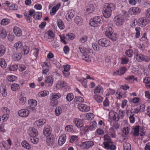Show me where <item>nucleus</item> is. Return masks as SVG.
I'll use <instances>...</instances> for the list:
<instances>
[{
    "instance_id": "f257e3e1",
    "label": "nucleus",
    "mask_w": 150,
    "mask_h": 150,
    "mask_svg": "<svg viewBox=\"0 0 150 150\" xmlns=\"http://www.w3.org/2000/svg\"><path fill=\"white\" fill-rule=\"evenodd\" d=\"M115 9V5L111 3H106L104 5L103 13L105 18H108L111 16L112 12Z\"/></svg>"
},
{
    "instance_id": "f03ea898",
    "label": "nucleus",
    "mask_w": 150,
    "mask_h": 150,
    "mask_svg": "<svg viewBox=\"0 0 150 150\" xmlns=\"http://www.w3.org/2000/svg\"><path fill=\"white\" fill-rule=\"evenodd\" d=\"M113 33V30L112 28L111 27H108L106 29L105 34L109 38L113 41H115L116 40L117 37L116 35Z\"/></svg>"
},
{
    "instance_id": "7ed1b4c3",
    "label": "nucleus",
    "mask_w": 150,
    "mask_h": 150,
    "mask_svg": "<svg viewBox=\"0 0 150 150\" xmlns=\"http://www.w3.org/2000/svg\"><path fill=\"white\" fill-rule=\"evenodd\" d=\"M101 19L102 18L99 16L94 17L91 20L90 24L92 26L97 27L100 24Z\"/></svg>"
},
{
    "instance_id": "20e7f679",
    "label": "nucleus",
    "mask_w": 150,
    "mask_h": 150,
    "mask_svg": "<svg viewBox=\"0 0 150 150\" xmlns=\"http://www.w3.org/2000/svg\"><path fill=\"white\" fill-rule=\"evenodd\" d=\"M98 44L102 47H106L109 46L110 44L109 40L105 38H103L99 40Z\"/></svg>"
},
{
    "instance_id": "39448f33",
    "label": "nucleus",
    "mask_w": 150,
    "mask_h": 150,
    "mask_svg": "<svg viewBox=\"0 0 150 150\" xmlns=\"http://www.w3.org/2000/svg\"><path fill=\"white\" fill-rule=\"evenodd\" d=\"M116 25L119 26L122 25L124 23L123 16L121 15L116 16L114 18Z\"/></svg>"
},
{
    "instance_id": "423d86ee",
    "label": "nucleus",
    "mask_w": 150,
    "mask_h": 150,
    "mask_svg": "<svg viewBox=\"0 0 150 150\" xmlns=\"http://www.w3.org/2000/svg\"><path fill=\"white\" fill-rule=\"evenodd\" d=\"M46 142L48 146H51L54 143L55 137L53 134H50V135L46 136Z\"/></svg>"
},
{
    "instance_id": "0eeeda50",
    "label": "nucleus",
    "mask_w": 150,
    "mask_h": 150,
    "mask_svg": "<svg viewBox=\"0 0 150 150\" xmlns=\"http://www.w3.org/2000/svg\"><path fill=\"white\" fill-rule=\"evenodd\" d=\"M46 122V120L44 118L36 120L34 123V126L38 128L41 127Z\"/></svg>"
},
{
    "instance_id": "6e6552de",
    "label": "nucleus",
    "mask_w": 150,
    "mask_h": 150,
    "mask_svg": "<svg viewBox=\"0 0 150 150\" xmlns=\"http://www.w3.org/2000/svg\"><path fill=\"white\" fill-rule=\"evenodd\" d=\"M28 133L31 137L37 136L38 135L37 130L33 127H30L29 128Z\"/></svg>"
},
{
    "instance_id": "1a4fd4ad",
    "label": "nucleus",
    "mask_w": 150,
    "mask_h": 150,
    "mask_svg": "<svg viewBox=\"0 0 150 150\" xmlns=\"http://www.w3.org/2000/svg\"><path fill=\"white\" fill-rule=\"evenodd\" d=\"M18 114L22 117H25L29 115V111L28 109H22L18 111Z\"/></svg>"
},
{
    "instance_id": "9d476101",
    "label": "nucleus",
    "mask_w": 150,
    "mask_h": 150,
    "mask_svg": "<svg viewBox=\"0 0 150 150\" xmlns=\"http://www.w3.org/2000/svg\"><path fill=\"white\" fill-rule=\"evenodd\" d=\"M78 108L80 111L82 112H87L90 109V107L88 106L83 104L78 105Z\"/></svg>"
},
{
    "instance_id": "9b49d317",
    "label": "nucleus",
    "mask_w": 150,
    "mask_h": 150,
    "mask_svg": "<svg viewBox=\"0 0 150 150\" xmlns=\"http://www.w3.org/2000/svg\"><path fill=\"white\" fill-rule=\"evenodd\" d=\"M52 128L50 126L48 125H47L45 127L43 130V134L45 136L50 135V134H53L51 133Z\"/></svg>"
},
{
    "instance_id": "f8f14e48",
    "label": "nucleus",
    "mask_w": 150,
    "mask_h": 150,
    "mask_svg": "<svg viewBox=\"0 0 150 150\" xmlns=\"http://www.w3.org/2000/svg\"><path fill=\"white\" fill-rule=\"evenodd\" d=\"M45 38L46 40L49 42L52 41L54 39V34L51 31H48L46 34Z\"/></svg>"
},
{
    "instance_id": "ddd939ff",
    "label": "nucleus",
    "mask_w": 150,
    "mask_h": 150,
    "mask_svg": "<svg viewBox=\"0 0 150 150\" xmlns=\"http://www.w3.org/2000/svg\"><path fill=\"white\" fill-rule=\"evenodd\" d=\"M94 144V143L92 141H86L82 143L81 145L83 147V148L85 149H87Z\"/></svg>"
},
{
    "instance_id": "4468645a",
    "label": "nucleus",
    "mask_w": 150,
    "mask_h": 150,
    "mask_svg": "<svg viewBox=\"0 0 150 150\" xmlns=\"http://www.w3.org/2000/svg\"><path fill=\"white\" fill-rule=\"evenodd\" d=\"M109 118L111 120H113L117 121L119 120L120 117L119 115L115 112H112L110 113Z\"/></svg>"
},
{
    "instance_id": "2eb2a0df",
    "label": "nucleus",
    "mask_w": 150,
    "mask_h": 150,
    "mask_svg": "<svg viewBox=\"0 0 150 150\" xmlns=\"http://www.w3.org/2000/svg\"><path fill=\"white\" fill-rule=\"evenodd\" d=\"M86 11L88 13H91L93 12L94 10L95 7L92 4H87L86 7Z\"/></svg>"
},
{
    "instance_id": "dca6fc26",
    "label": "nucleus",
    "mask_w": 150,
    "mask_h": 150,
    "mask_svg": "<svg viewBox=\"0 0 150 150\" xmlns=\"http://www.w3.org/2000/svg\"><path fill=\"white\" fill-rule=\"evenodd\" d=\"M129 12L131 15H135L139 13L140 10L138 7H133L129 9Z\"/></svg>"
},
{
    "instance_id": "f3484780",
    "label": "nucleus",
    "mask_w": 150,
    "mask_h": 150,
    "mask_svg": "<svg viewBox=\"0 0 150 150\" xmlns=\"http://www.w3.org/2000/svg\"><path fill=\"white\" fill-rule=\"evenodd\" d=\"M53 79L51 76H46L45 80V85H47L48 86H51L53 83Z\"/></svg>"
},
{
    "instance_id": "a211bd4d",
    "label": "nucleus",
    "mask_w": 150,
    "mask_h": 150,
    "mask_svg": "<svg viewBox=\"0 0 150 150\" xmlns=\"http://www.w3.org/2000/svg\"><path fill=\"white\" fill-rule=\"evenodd\" d=\"M66 135L65 134L61 135L59 137L58 140L59 144L60 146H62L65 142L66 140Z\"/></svg>"
},
{
    "instance_id": "6ab92c4d",
    "label": "nucleus",
    "mask_w": 150,
    "mask_h": 150,
    "mask_svg": "<svg viewBox=\"0 0 150 150\" xmlns=\"http://www.w3.org/2000/svg\"><path fill=\"white\" fill-rule=\"evenodd\" d=\"M104 142L103 143V144L104 146L109 144H112L113 142L111 141V139L110 136L107 134L105 135L104 137Z\"/></svg>"
},
{
    "instance_id": "aec40b11",
    "label": "nucleus",
    "mask_w": 150,
    "mask_h": 150,
    "mask_svg": "<svg viewBox=\"0 0 150 150\" xmlns=\"http://www.w3.org/2000/svg\"><path fill=\"white\" fill-rule=\"evenodd\" d=\"M127 70V68L125 67H122L119 68V69L116 72H114V73L115 75L117 74L119 75H121L123 74Z\"/></svg>"
},
{
    "instance_id": "412c9836",
    "label": "nucleus",
    "mask_w": 150,
    "mask_h": 150,
    "mask_svg": "<svg viewBox=\"0 0 150 150\" xmlns=\"http://www.w3.org/2000/svg\"><path fill=\"white\" fill-rule=\"evenodd\" d=\"M149 22V20H146L143 18H140L138 20V22L139 25H142L143 26H145L146 24H148Z\"/></svg>"
},
{
    "instance_id": "4be33fe9",
    "label": "nucleus",
    "mask_w": 150,
    "mask_h": 150,
    "mask_svg": "<svg viewBox=\"0 0 150 150\" xmlns=\"http://www.w3.org/2000/svg\"><path fill=\"white\" fill-rule=\"evenodd\" d=\"M75 13V12L73 10L69 11L66 16L67 19L68 20L71 19L74 17Z\"/></svg>"
},
{
    "instance_id": "5701e85b",
    "label": "nucleus",
    "mask_w": 150,
    "mask_h": 150,
    "mask_svg": "<svg viewBox=\"0 0 150 150\" xmlns=\"http://www.w3.org/2000/svg\"><path fill=\"white\" fill-rule=\"evenodd\" d=\"M74 123L76 127L80 128L83 126V123L82 120L81 119L78 118H75L74 120Z\"/></svg>"
},
{
    "instance_id": "b1692460",
    "label": "nucleus",
    "mask_w": 150,
    "mask_h": 150,
    "mask_svg": "<svg viewBox=\"0 0 150 150\" xmlns=\"http://www.w3.org/2000/svg\"><path fill=\"white\" fill-rule=\"evenodd\" d=\"M23 47L22 43L20 41L15 43L13 46V47L16 48V50L20 51H22Z\"/></svg>"
},
{
    "instance_id": "393cba45",
    "label": "nucleus",
    "mask_w": 150,
    "mask_h": 150,
    "mask_svg": "<svg viewBox=\"0 0 150 150\" xmlns=\"http://www.w3.org/2000/svg\"><path fill=\"white\" fill-rule=\"evenodd\" d=\"M61 96V94L59 93H54L51 94L50 99L55 100H57L60 98Z\"/></svg>"
},
{
    "instance_id": "a878e982",
    "label": "nucleus",
    "mask_w": 150,
    "mask_h": 150,
    "mask_svg": "<svg viewBox=\"0 0 150 150\" xmlns=\"http://www.w3.org/2000/svg\"><path fill=\"white\" fill-rule=\"evenodd\" d=\"M13 32L17 36H20L22 35L21 29L17 27H14L13 29Z\"/></svg>"
},
{
    "instance_id": "bb28decb",
    "label": "nucleus",
    "mask_w": 150,
    "mask_h": 150,
    "mask_svg": "<svg viewBox=\"0 0 150 150\" xmlns=\"http://www.w3.org/2000/svg\"><path fill=\"white\" fill-rule=\"evenodd\" d=\"M13 58L15 61H18L20 60L22 57V54L21 53H14L13 56Z\"/></svg>"
},
{
    "instance_id": "cd10ccee",
    "label": "nucleus",
    "mask_w": 150,
    "mask_h": 150,
    "mask_svg": "<svg viewBox=\"0 0 150 150\" xmlns=\"http://www.w3.org/2000/svg\"><path fill=\"white\" fill-rule=\"evenodd\" d=\"M7 89L5 86H3L1 88L0 92L3 97H5L7 96Z\"/></svg>"
},
{
    "instance_id": "c85d7f7f",
    "label": "nucleus",
    "mask_w": 150,
    "mask_h": 150,
    "mask_svg": "<svg viewBox=\"0 0 150 150\" xmlns=\"http://www.w3.org/2000/svg\"><path fill=\"white\" fill-rule=\"evenodd\" d=\"M60 5L59 4H57L55 6L53 7L52 9V11H50V14L51 15H54L55 14L56 11L59 9Z\"/></svg>"
},
{
    "instance_id": "c756f323",
    "label": "nucleus",
    "mask_w": 150,
    "mask_h": 150,
    "mask_svg": "<svg viewBox=\"0 0 150 150\" xmlns=\"http://www.w3.org/2000/svg\"><path fill=\"white\" fill-rule=\"evenodd\" d=\"M75 23L78 25H81L82 24L83 20L81 17L76 16L74 19Z\"/></svg>"
},
{
    "instance_id": "7c9ffc66",
    "label": "nucleus",
    "mask_w": 150,
    "mask_h": 150,
    "mask_svg": "<svg viewBox=\"0 0 150 150\" xmlns=\"http://www.w3.org/2000/svg\"><path fill=\"white\" fill-rule=\"evenodd\" d=\"M28 103L29 106L32 108L36 106L37 104L36 100L33 99H30L28 100Z\"/></svg>"
},
{
    "instance_id": "2f4dec72",
    "label": "nucleus",
    "mask_w": 150,
    "mask_h": 150,
    "mask_svg": "<svg viewBox=\"0 0 150 150\" xmlns=\"http://www.w3.org/2000/svg\"><path fill=\"white\" fill-rule=\"evenodd\" d=\"M57 25L59 28L61 30L64 28V25L62 21L60 19H58L57 21Z\"/></svg>"
},
{
    "instance_id": "473e14b6",
    "label": "nucleus",
    "mask_w": 150,
    "mask_h": 150,
    "mask_svg": "<svg viewBox=\"0 0 150 150\" xmlns=\"http://www.w3.org/2000/svg\"><path fill=\"white\" fill-rule=\"evenodd\" d=\"M6 48L4 45H0V57L3 56L6 52Z\"/></svg>"
},
{
    "instance_id": "72a5a7b5",
    "label": "nucleus",
    "mask_w": 150,
    "mask_h": 150,
    "mask_svg": "<svg viewBox=\"0 0 150 150\" xmlns=\"http://www.w3.org/2000/svg\"><path fill=\"white\" fill-rule=\"evenodd\" d=\"M24 16H25V18L26 19L28 23H30L32 22V19L31 16H29L28 15V12L26 11L24 13Z\"/></svg>"
},
{
    "instance_id": "f704fd0d",
    "label": "nucleus",
    "mask_w": 150,
    "mask_h": 150,
    "mask_svg": "<svg viewBox=\"0 0 150 150\" xmlns=\"http://www.w3.org/2000/svg\"><path fill=\"white\" fill-rule=\"evenodd\" d=\"M144 55L137 53L136 54L135 56V58L139 62H143Z\"/></svg>"
},
{
    "instance_id": "c9c22d12",
    "label": "nucleus",
    "mask_w": 150,
    "mask_h": 150,
    "mask_svg": "<svg viewBox=\"0 0 150 150\" xmlns=\"http://www.w3.org/2000/svg\"><path fill=\"white\" fill-rule=\"evenodd\" d=\"M11 88L13 91H18L20 89V87L17 84L14 83L11 85Z\"/></svg>"
},
{
    "instance_id": "e433bc0d",
    "label": "nucleus",
    "mask_w": 150,
    "mask_h": 150,
    "mask_svg": "<svg viewBox=\"0 0 150 150\" xmlns=\"http://www.w3.org/2000/svg\"><path fill=\"white\" fill-rule=\"evenodd\" d=\"M22 146L27 149L30 150L31 149V146L26 141H24L22 142Z\"/></svg>"
},
{
    "instance_id": "4c0bfd02",
    "label": "nucleus",
    "mask_w": 150,
    "mask_h": 150,
    "mask_svg": "<svg viewBox=\"0 0 150 150\" xmlns=\"http://www.w3.org/2000/svg\"><path fill=\"white\" fill-rule=\"evenodd\" d=\"M97 124L95 121H93L90 123V125L88 126L89 130H91L93 129L96 128L97 127Z\"/></svg>"
},
{
    "instance_id": "58836bf2",
    "label": "nucleus",
    "mask_w": 150,
    "mask_h": 150,
    "mask_svg": "<svg viewBox=\"0 0 150 150\" xmlns=\"http://www.w3.org/2000/svg\"><path fill=\"white\" fill-rule=\"evenodd\" d=\"M48 91L46 90L41 91L38 93V96L39 97H45L47 96L48 94Z\"/></svg>"
},
{
    "instance_id": "ea45409f",
    "label": "nucleus",
    "mask_w": 150,
    "mask_h": 150,
    "mask_svg": "<svg viewBox=\"0 0 150 150\" xmlns=\"http://www.w3.org/2000/svg\"><path fill=\"white\" fill-rule=\"evenodd\" d=\"M103 92V88L100 86H98L96 87L94 90V93H102Z\"/></svg>"
},
{
    "instance_id": "a19ab883",
    "label": "nucleus",
    "mask_w": 150,
    "mask_h": 150,
    "mask_svg": "<svg viewBox=\"0 0 150 150\" xmlns=\"http://www.w3.org/2000/svg\"><path fill=\"white\" fill-rule=\"evenodd\" d=\"M87 76L86 78H83L82 79H81L79 80L83 85H84V86L85 88L86 87L87 85L86 83L84 81V80H86V79H88L90 78V77L89 75L88 74H86Z\"/></svg>"
},
{
    "instance_id": "79ce46f5",
    "label": "nucleus",
    "mask_w": 150,
    "mask_h": 150,
    "mask_svg": "<svg viewBox=\"0 0 150 150\" xmlns=\"http://www.w3.org/2000/svg\"><path fill=\"white\" fill-rule=\"evenodd\" d=\"M82 59L86 62H89L91 61V58L89 55L85 54L82 56Z\"/></svg>"
},
{
    "instance_id": "37998d69",
    "label": "nucleus",
    "mask_w": 150,
    "mask_h": 150,
    "mask_svg": "<svg viewBox=\"0 0 150 150\" xmlns=\"http://www.w3.org/2000/svg\"><path fill=\"white\" fill-rule=\"evenodd\" d=\"M133 52V50H132L129 49L126 50L125 54L127 56L129 57H131L132 56V54Z\"/></svg>"
},
{
    "instance_id": "c03bdc74",
    "label": "nucleus",
    "mask_w": 150,
    "mask_h": 150,
    "mask_svg": "<svg viewBox=\"0 0 150 150\" xmlns=\"http://www.w3.org/2000/svg\"><path fill=\"white\" fill-rule=\"evenodd\" d=\"M104 148L107 149H110L111 150H115L116 149V146L113 144H109L104 146Z\"/></svg>"
},
{
    "instance_id": "a18cd8bd",
    "label": "nucleus",
    "mask_w": 150,
    "mask_h": 150,
    "mask_svg": "<svg viewBox=\"0 0 150 150\" xmlns=\"http://www.w3.org/2000/svg\"><path fill=\"white\" fill-rule=\"evenodd\" d=\"M10 22V20L7 18H4L1 21V24L3 25H7Z\"/></svg>"
},
{
    "instance_id": "49530a36",
    "label": "nucleus",
    "mask_w": 150,
    "mask_h": 150,
    "mask_svg": "<svg viewBox=\"0 0 150 150\" xmlns=\"http://www.w3.org/2000/svg\"><path fill=\"white\" fill-rule=\"evenodd\" d=\"M124 150H130L131 149V144L129 143L125 142L123 144Z\"/></svg>"
},
{
    "instance_id": "de8ad7c7",
    "label": "nucleus",
    "mask_w": 150,
    "mask_h": 150,
    "mask_svg": "<svg viewBox=\"0 0 150 150\" xmlns=\"http://www.w3.org/2000/svg\"><path fill=\"white\" fill-rule=\"evenodd\" d=\"M94 98L96 100L98 103H100L102 102L103 98L99 95L96 94L94 95Z\"/></svg>"
},
{
    "instance_id": "09e8293b",
    "label": "nucleus",
    "mask_w": 150,
    "mask_h": 150,
    "mask_svg": "<svg viewBox=\"0 0 150 150\" xmlns=\"http://www.w3.org/2000/svg\"><path fill=\"white\" fill-rule=\"evenodd\" d=\"M0 36L2 38L4 39L7 36V33L6 30L5 29H2L0 33Z\"/></svg>"
},
{
    "instance_id": "8fccbe9b",
    "label": "nucleus",
    "mask_w": 150,
    "mask_h": 150,
    "mask_svg": "<svg viewBox=\"0 0 150 150\" xmlns=\"http://www.w3.org/2000/svg\"><path fill=\"white\" fill-rule=\"evenodd\" d=\"M87 39L88 36L86 35H84L80 38L79 41L82 43H84L87 41Z\"/></svg>"
},
{
    "instance_id": "3c124183",
    "label": "nucleus",
    "mask_w": 150,
    "mask_h": 150,
    "mask_svg": "<svg viewBox=\"0 0 150 150\" xmlns=\"http://www.w3.org/2000/svg\"><path fill=\"white\" fill-rule=\"evenodd\" d=\"M62 112V108L60 107H58L55 110V113L56 115L57 116H59Z\"/></svg>"
},
{
    "instance_id": "603ef678",
    "label": "nucleus",
    "mask_w": 150,
    "mask_h": 150,
    "mask_svg": "<svg viewBox=\"0 0 150 150\" xmlns=\"http://www.w3.org/2000/svg\"><path fill=\"white\" fill-rule=\"evenodd\" d=\"M7 146V143L4 141L0 143V147L2 150H7L6 146Z\"/></svg>"
},
{
    "instance_id": "864d4df0",
    "label": "nucleus",
    "mask_w": 150,
    "mask_h": 150,
    "mask_svg": "<svg viewBox=\"0 0 150 150\" xmlns=\"http://www.w3.org/2000/svg\"><path fill=\"white\" fill-rule=\"evenodd\" d=\"M74 96L72 93H69L67 94L66 96L67 100L69 102L71 101L74 98Z\"/></svg>"
},
{
    "instance_id": "5fc2aeb1",
    "label": "nucleus",
    "mask_w": 150,
    "mask_h": 150,
    "mask_svg": "<svg viewBox=\"0 0 150 150\" xmlns=\"http://www.w3.org/2000/svg\"><path fill=\"white\" fill-rule=\"evenodd\" d=\"M22 50L24 54H28L29 52L30 49L28 46H24L22 48Z\"/></svg>"
},
{
    "instance_id": "6e6d98bb",
    "label": "nucleus",
    "mask_w": 150,
    "mask_h": 150,
    "mask_svg": "<svg viewBox=\"0 0 150 150\" xmlns=\"http://www.w3.org/2000/svg\"><path fill=\"white\" fill-rule=\"evenodd\" d=\"M34 18L36 19H39V18H41L42 16V13L40 12H37L34 13L33 15Z\"/></svg>"
},
{
    "instance_id": "4d7b16f0",
    "label": "nucleus",
    "mask_w": 150,
    "mask_h": 150,
    "mask_svg": "<svg viewBox=\"0 0 150 150\" xmlns=\"http://www.w3.org/2000/svg\"><path fill=\"white\" fill-rule=\"evenodd\" d=\"M0 65L1 67L3 69H4L6 67V63L4 59H0Z\"/></svg>"
},
{
    "instance_id": "13d9d810",
    "label": "nucleus",
    "mask_w": 150,
    "mask_h": 150,
    "mask_svg": "<svg viewBox=\"0 0 150 150\" xmlns=\"http://www.w3.org/2000/svg\"><path fill=\"white\" fill-rule=\"evenodd\" d=\"M30 142L36 144L39 141V139L36 137H31L30 138Z\"/></svg>"
},
{
    "instance_id": "bf43d9fd",
    "label": "nucleus",
    "mask_w": 150,
    "mask_h": 150,
    "mask_svg": "<svg viewBox=\"0 0 150 150\" xmlns=\"http://www.w3.org/2000/svg\"><path fill=\"white\" fill-rule=\"evenodd\" d=\"M80 128H81V130L83 131L85 133H87L89 131L88 126H83Z\"/></svg>"
},
{
    "instance_id": "052dcab7",
    "label": "nucleus",
    "mask_w": 150,
    "mask_h": 150,
    "mask_svg": "<svg viewBox=\"0 0 150 150\" xmlns=\"http://www.w3.org/2000/svg\"><path fill=\"white\" fill-rule=\"evenodd\" d=\"M134 130L133 135L134 136H138L139 135V129L138 126H136L134 128Z\"/></svg>"
},
{
    "instance_id": "680f3d73",
    "label": "nucleus",
    "mask_w": 150,
    "mask_h": 150,
    "mask_svg": "<svg viewBox=\"0 0 150 150\" xmlns=\"http://www.w3.org/2000/svg\"><path fill=\"white\" fill-rule=\"evenodd\" d=\"M58 84L61 88H62L66 86L67 83L63 81H61L58 82Z\"/></svg>"
},
{
    "instance_id": "e2e57ef3",
    "label": "nucleus",
    "mask_w": 150,
    "mask_h": 150,
    "mask_svg": "<svg viewBox=\"0 0 150 150\" xmlns=\"http://www.w3.org/2000/svg\"><path fill=\"white\" fill-rule=\"evenodd\" d=\"M141 28L139 27H136L135 30L136 31L135 36L136 38H138L139 37L140 35V31Z\"/></svg>"
},
{
    "instance_id": "0e129e2a",
    "label": "nucleus",
    "mask_w": 150,
    "mask_h": 150,
    "mask_svg": "<svg viewBox=\"0 0 150 150\" xmlns=\"http://www.w3.org/2000/svg\"><path fill=\"white\" fill-rule=\"evenodd\" d=\"M18 68V66L17 65H11L9 67V70L11 71H15Z\"/></svg>"
},
{
    "instance_id": "69168bd1",
    "label": "nucleus",
    "mask_w": 150,
    "mask_h": 150,
    "mask_svg": "<svg viewBox=\"0 0 150 150\" xmlns=\"http://www.w3.org/2000/svg\"><path fill=\"white\" fill-rule=\"evenodd\" d=\"M74 35L71 33H68L66 35L65 38L68 40H71L73 39Z\"/></svg>"
},
{
    "instance_id": "338daca9",
    "label": "nucleus",
    "mask_w": 150,
    "mask_h": 150,
    "mask_svg": "<svg viewBox=\"0 0 150 150\" xmlns=\"http://www.w3.org/2000/svg\"><path fill=\"white\" fill-rule=\"evenodd\" d=\"M69 142L71 143H73L75 140H78L77 136L76 135H73L70 137Z\"/></svg>"
},
{
    "instance_id": "774afa93",
    "label": "nucleus",
    "mask_w": 150,
    "mask_h": 150,
    "mask_svg": "<svg viewBox=\"0 0 150 150\" xmlns=\"http://www.w3.org/2000/svg\"><path fill=\"white\" fill-rule=\"evenodd\" d=\"M16 77L13 75L9 76L8 78V81L10 82L16 80Z\"/></svg>"
}]
</instances>
